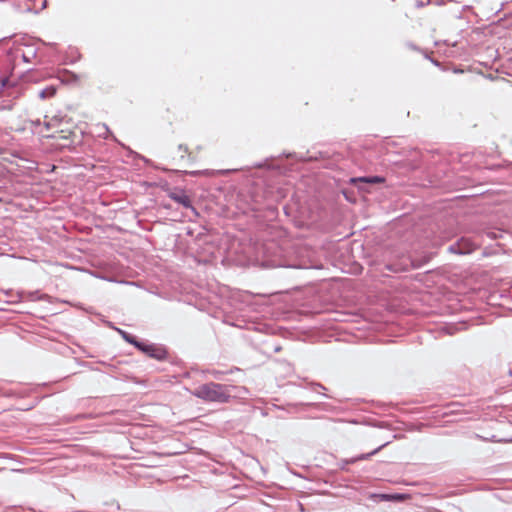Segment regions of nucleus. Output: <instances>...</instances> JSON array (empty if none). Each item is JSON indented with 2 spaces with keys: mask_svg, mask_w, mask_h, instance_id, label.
Masks as SVG:
<instances>
[{
  "mask_svg": "<svg viewBox=\"0 0 512 512\" xmlns=\"http://www.w3.org/2000/svg\"><path fill=\"white\" fill-rule=\"evenodd\" d=\"M192 394L204 401L217 403L228 402L231 397L229 386L215 382H209L198 386Z\"/></svg>",
  "mask_w": 512,
  "mask_h": 512,
  "instance_id": "1",
  "label": "nucleus"
},
{
  "mask_svg": "<svg viewBox=\"0 0 512 512\" xmlns=\"http://www.w3.org/2000/svg\"><path fill=\"white\" fill-rule=\"evenodd\" d=\"M37 56V48L30 41L14 43L9 51L10 60L17 64L20 60L24 63H31Z\"/></svg>",
  "mask_w": 512,
  "mask_h": 512,
  "instance_id": "2",
  "label": "nucleus"
},
{
  "mask_svg": "<svg viewBox=\"0 0 512 512\" xmlns=\"http://www.w3.org/2000/svg\"><path fill=\"white\" fill-rule=\"evenodd\" d=\"M135 346L143 351L144 353L148 354L149 356L156 358V359H162L165 357V350L157 347L153 344H147L144 342H135Z\"/></svg>",
  "mask_w": 512,
  "mask_h": 512,
  "instance_id": "3",
  "label": "nucleus"
},
{
  "mask_svg": "<svg viewBox=\"0 0 512 512\" xmlns=\"http://www.w3.org/2000/svg\"><path fill=\"white\" fill-rule=\"evenodd\" d=\"M382 179L380 177H360V178H352L351 182L354 184L357 183H378L381 182Z\"/></svg>",
  "mask_w": 512,
  "mask_h": 512,
  "instance_id": "4",
  "label": "nucleus"
},
{
  "mask_svg": "<svg viewBox=\"0 0 512 512\" xmlns=\"http://www.w3.org/2000/svg\"><path fill=\"white\" fill-rule=\"evenodd\" d=\"M172 198L177 201L178 203L182 204L184 207H190L191 206V201H190V198L181 193V194H175L172 196Z\"/></svg>",
  "mask_w": 512,
  "mask_h": 512,
  "instance_id": "5",
  "label": "nucleus"
},
{
  "mask_svg": "<svg viewBox=\"0 0 512 512\" xmlns=\"http://www.w3.org/2000/svg\"><path fill=\"white\" fill-rule=\"evenodd\" d=\"M55 93H56V88L54 86H49L40 91L39 97L41 99H47V98L53 97L55 95Z\"/></svg>",
  "mask_w": 512,
  "mask_h": 512,
  "instance_id": "6",
  "label": "nucleus"
},
{
  "mask_svg": "<svg viewBox=\"0 0 512 512\" xmlns=\"http://www.w3.org/2000/svg\"><path fill=\"white\" fill-rule=\"evenodd\" d=\"M406 495L405 494H387V495H383V498L386 499V500H394V501H400V500H403L405 499Z\"/></svg>",
  "mask_w": 512,
  "mask_h": 512,
  "instance_id": "7",
  "label": "nucleus"
},
{
  "mask_svg": "<svg viewBox=\"0 0 512 512\" xmlns=\"http://www.w3.org/2000/svg\"><path fill=\"white\" fill-rule=\"evenodd\" d=\"M119 332L121 333V335L123 336V338H124L127 342H129V343H131V344H133V345H135V342H138V341H137L133 336H131L130 334H128V333H126V332H124V331H121V330H119Z\"/></svg>",
  "mask_w": 512,
  "mask_h": 512,
  "instance_id": "8",
  "label": "nucleus"
},
{
  "mask_svg": "<svg viewBox=\"0 0 512 512\" xmlns=\"http://www.w3.org/2000/svg\"><path fill=\"white\" fill-rule=\"evenodd\" d=\"M383 446H384V445H382V446L378 447L377 449H375V450H374L373 452H371V453H368V454L362 455L361 457H359V459H366V458H368L369 456H371V455H373V454L377 453V452H378V451H379Z\"/></svg>",
  "mask_w": 512,
  "mask_h": 512,
  "instance_id": "9",
  "label": "nucleus"
},
{
  "mask_svg": "<svg viewBox=\"0 0 512 512\" xmlns=\"http://www.w3.org/2000/svg\"><path fill=\"white\" fill-rule=\"evenodd\" d=\"M449 249H450L451 251H453V252H459V253H466V252H467V251L461 250V249L459 248V245H452V246H450V248H449Z\"/></svg>",
  "mask_w": 512,
  "mask_h": 512,
  "instance_id": "10",
  "label": "nucleus"
},
{
  "mask_svg": "<svg viewBox=\"0 0 512 512\" xmlns=\"http://www.w3.org/2000/svg\"><path fill=\"white\" fill-rule=\"evenodd\" d=\"M99 128H102L103 130H105V133H108L109 130L108 128L105 126V125H102V126H98Z\"/></svg>",
  "mask_w": 512,
  "mask_h": 512,
  "instance_id": "11",
  "label": "nucleus"
},
{
  "mask_svg": "<svg viewBox=\"0 0 512 512\" xmlns=\"http://www.w3.org/2000/svg\"><path fill=\"white\" fill-rule=\"evenodd\" d=\"M99 135H102L104 136V138H107V135H105V133L99 132Z\"/></svg>",
  "mask_w": 512,
  "mask_h": 512,
  "instance_id": "12",
  "label": "nucleus"
},
{
  "mask_svg": "<svg viewBox=\"0 0 512 512\" xmlns=\"http://www.w3.org/2000/svg\"><path fill=\"white\" fill-rule=\"evenodd\" d=\"M99 135H102L104 136V138H107V135H105V133L99 132Z\"/></svg>",
  "mask_w": 512,
  "mask_h": 512,
  "instance_id": "13",
  "label": "nucleus"
},
{
  "mask_svg": "<svg viewBox=\"0 0 512 512\" xmlns=\"http://www.w3.org/2000/svg\"><path fill=\"white\" fill-rule=\"evenodd\" d=\"M99 135H102L104 136V138H107V135H105V133L99 132Z\"/></svg>",
  "mask_w": 512,
  "mask_h": 512,
  "instance_id": "14",
  "label": "nucleus"
},
{
  "mask_svg": "<svg viewBox=\"0 0 512 512\" xmlns=\"http://www.w3.org/2000/svg\"><path fill=\"white\" fill-rule=\"evenodd\" d=\"M506 442L512 443V437L510 439L506 440Z\"/></svg>",
  "mask_w": 512,
  "mask_h": 512,
  "instance_id": "15",
  "label": "nucleus"
}]
</instances>
